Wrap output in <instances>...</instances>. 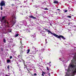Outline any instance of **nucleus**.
I'll return each mask as SVG.
<instances>
[{
  "label": "nucleus",
  "instance_id": "obj_1",
  "mask_svg": "<svg viewBox=\"0 0 76 76\" xmlns=\"http://www.w3.org/2000/svg\"><path fill=\"white\" fill-rule=\"evenodd\" d=\"M10 26H9V25H4V28L2 29V31H3L4 29L5 30V31L3 33L2 32V33L3 34H7L8 32H12V31L10 30Z\"/></svg>",
  "mask_w": 76,
  "mask_h": 76
},
{
  "label": "nucleus",
  "instance_id": "obj_2",
  "mask_svg": "<svg viewBox=\"0 0 76 76\" xmlns=\"http://www.w3.org/2000/svg\"><path fill=\"white\" fill-rule=\"evenodd\" d=\"M46 31L48 32H50V33L52 35H53V36H54L55 37H56V38H59V36H58L57 35L55 34V33H52V32L50 31L48 29H46Z\"/></svg>",
  "mask_w": 76,
  "mask_h": 76
},
{
  "label": "nucleus",
  "instance_id": "obj_3",
  "mask_svg": "<svg viewBox=\"0 0 76 76\" xmlns=\"http://www.w3.org/2000/svg\"><path fill=\"white\" fill-rule=\"evenodd\" d=\"M20 48V54L22 55L23 54V53L25 51V49L24 48V47H21Z\"/></svg>",
  "mask_w": 76,
  "mask_h": 76
},
{
  "label": "nucleus",
  "instance_id": "obj_4",
  "mask_svg": "<svg viewBox=\"0 0 76 76\" xmlns=\"http://www.w3.org/2000/svg\"><path fill=\"white\" fill-rule=\"evenodd\" d=\"M21 25H25L26 26L27 25V22L26 21V20H24L22 21V22H20Z\"/></svg>",
  "mask_w": 76,
  "mask_h": 76
},
{
  "label": "nucleus",
  "instance_id": "obj_5",
  "mask_svg": "<svg viewBox=\"0 0 76 76\" xmlns=\"http://www.w3.org/2000/svg\"><path fill=\"white\" fill-rule=\"evenodd\" d=\"M58 37H59V38H58V37H57V38H59V39H60L61 40V38H62V39H66V38H65L64 37H63V36L60 35H59V36L58 35Z\"/></svg>",
  "mask_w": 76,
  "mask_h": 76
},
{
  "label": "nucleus",
  "instance_id": "obj_6",
  "mask_svg": "<svg viewBox=\"0 0 76 76\" xmlns=\"http://www.w3.org/2000/svg\"><path fill=\"white\" fill-rule=\"evenodd\" d=\"M5 6V2L4 1H1L0 3V6Z\"/></svg>",
  "mask_w": 76,
  "mask_h": 76
},
{
  "label": "nucleus",
  "instance_id": "obj_7",
  "mask_svg": "<svg viewBox=\"0 0 76 76\" xmlns=\"http://www.w3.org/2000/svg\"><path fill=\"white\" fill-rule=\"evenodd\" d=\"M24 31H26L27 32H30V29L29 28H27L26 29L23 30Z\"/></svg>",
  "mask_w": 76,
  "mask_h": 76
},
{
  "label": "nucleus",
  "instance_id": "obj_8",
  "mask_svg": "<svg viewBox=\"0 0 76 76\" xmlns=\"http://www.w3.org/2000/svg\"><path fill=\"white\" fill-rule=\"evenodd\" d=\"M31 37H33V40H36V38L35 37H36V35L35 34H34L31 35Z\"/></svg>",
  "mask_w": 76,
  "mask_h": 76
},
{
  "label": "nucleus",
  "instance_id": "obj_9",
  "mask_svg": "<svg viewBox=\"0 0 76 76\" xmlns=\"http://www.w3.org/2000/svg\"><path fill=\"white\" fill-rule=\"evenodd\" d=\"M29 17L30 18H32V19H36V17H35L32 15H29Z\"/></svg>",
  "mask_w": 76,
  "mask_h": 76
},
{
  "label": "nucleus",
  "instance_id": "obj_10",
  "mask_svg": "<svg viewBox=\"0 0 76 76\" xmlns=\"http://www.w3.org/2000/svg\"><path fill=\"white\" fill-rule=\"evenodd\" d=\"M32 53L33 54H36V53H37V51L36 50V49H35L34 50V51Z\"/></svg>",
  "mask_w": 76,
  "mask_h": 76
},
{
  "label": "nucleus",
  "instance_id": "obj_11",
  "mask_svg": "<svg viewBox=\"0 0 76 76\" xmlns=\"http://www.w3.org/2000/svg\"><path fill=\"white\" fill-rule=\"evenodd\" d=\"M53 3L54 4H58V1H55L53 2Z\"/></svg>",
  "mask_w": 76,
  "mask_h": 76
},
{
  "label": "nucleus",
  "instance_id": "obj_12",
  "mask_svg": "<svg viewBox=\"0 0 76 76\" xmlns=\"http://www.w3.org/2000/svg\"><path fill=\"white\" fill-rule=\"evenodd\" d=\"M59 60H61V61H64V58H60Z\"/></svg>",
  "mask_w": 76,
  "mask_h": 76
},
{
  "label": "nucleus",
  "instance_id": "obj_13",
  "mask_svg": "<svg viewBox=\"0 0 76 76\" xmlns=\"http://www.w3.org/2000/svg\"><path fill=\"white\" fill-rule=\"evenodd\" d=\"M26 19H28V20L29 21H31V19H28V18H26Z\"/></svg>",
  "mask_w": 76,
  "mask_h": 76
},
{
  "label": "nucleus",
  "instance_id": "obj_14",
  "mask_svg": "<svg viewBox=\"0 0 76 76\" xmlns=\"http://www.w3.org/2000/svg\"><path fill=\"white\" fill-rule=\"evenodd\" d=\"M3 42L4 43H6V40L5 39H3Z\"/></svg>",
  "mask_w": 76,
  "mask_h": 76
},
{
  "label": "nucleus",
  "instance_id": "obj_15",
  "mask_svg": "<svg viewBox=\"0 0 76 76\" xmlns=\"http://www.w3.org/2000/svg\"><path fill=\"white\" fill-rule=\"evenodd\" d=\"M29 51H30V49H28L27 50V54H28L29 53Z\"/></svg>",
  "mask_w": 76,
  "mask_h": 76
},
{
  "label": "nucleus",
  "instance_id": "obj_16",
  "mask_svg": "<svg viewBox=\"0 0 76 76\" xmlns=\"http://www.w3.org/2000/svg\"><path fill=\"white\" fill-rule=\"evenodd\" d=\"M18 58H22L21 56H20V55H19L18 56Z\"/></svg>",
  "mask_w": 76,
  "mask_h": 76
},
{
  "label": "nucleus",
  "instance_id": "obj_17",
  "mask_svg": "<svg viewBox=\"0 0 76 76\" xmlns=\"http://www.w3.org/2000/svg\"><path fill=\"white\" fill-rule=\"evenodd\" d=\"M18 36H19V34H16L15 36V38H16V37H18Z\"/></svg>",
  "mask_w": 76,
  "mask_h": 76
},
{
  "label": "nucleus",
  "instance_id": "obj_18",
  "mask_svg": "<svg viewBox=\"0 0 76 76\" xmlns=\"http://www.w3.org/2000/svg\"><path fill=\"white\" fill-rule=\"evenodd\" d=\"M67 18H72V16L69 15V16H67Z\"/></svg>",
  "mask_w": 76,
  "mask_h": 76
},
{
  "label": "nucleus",
  "instance_id": "obj_19",
  "mask_svg": "<svg viewBox=\"0 0 76 76\" xmlns=\"http://www.w3.org/2000/svg\"><path fill=\"white\" fill-rule=\"evenodd\" d=\"M44 74H45V73L44 72H42V75L43 76H44Z\"/></svg>",
  "mask_w": 76,
  "mask_h": 76
},
{
  "label": "nucleus",
  "instance_id": "obj_20",
  "mask_svg": "<svg viewBox=\"0 0 76 76\" xmlns=\"http://www.w3.org/2000/svg\"><path fill=\"white\" fill-rule=\"evenodd\" d=\"M10 61L9 60H7V63H10Z\"/></svg>",
  "mask_w": 76,
  "mask_h": 76
},
{
  "label": "nucleus",
  "instance_id": "obj_21",
  "mask_svg": "<svg viewBox=\"0 0 76 76\" xmlns=\"http://www.w3.org/2000/svg\"><path fill=\"white\" fill-rule=\"evenodd\" d=\"M43 9L44 10H48V9L46 8H45Z\"/></svg>",
  "mask_w": 76,
  "mask_h": 76
},
{
  "label": "nucleus",
  "instance_id": "obj_22",
  "mask_svg": "<svg viewBox=\"0 0 76 76\" xmlns=\"http://www.w3.org/2000/svg\"><path fill=\"white\" fill-rule=\"evenodd\" d=\"M39 31L40 32V33H41V31H42V30H41V29L39 28Z\"/></svg>",
  "mask_w": 76,
  "mask_h": 76
},
{
  "label": "nucleus",
  "instance_id": "obj_23",
  "mask_svg": "<svg viewBox=\"0 0 76 76\" xmlns=\"http://www.w3.org/2000/svg\"><path fill=\"white\" fill-rule=\"evenodd\" d=\"M4 18H5V17H3L2 18V20H3L4 19Z\"/></svg>",
  "mask_w": 76,
  "mask_h": 76
},
{
  "label": "nucleus",
  "instance_id": "obj_24",
  "mask_svg": "<svg viewBox=\"0 0 76 76\" xmlns=\"http://www.w3.org/2000/svg\"><path fill=\"white\" fill-rule=\"evenodd\" d=\"M42 36H44V37H46V36H45V34H42Z\"/></svg>",
  "mask_w": 76,
  "mask_h": 76
},
{
  "label": "nucleus",
  "instance_id": "obj_25",
  "mask_svg": "<svg viewBox=\"0 0 76 76\" xmlns=\"http://www.w3.org/2000/svg\"><path fill=\"white\" fill-rule=\"evenodd\" d=\"M44 48H43L42 49V52H43L44 51Z\"/></svg>",
  "mask_w": 76,
  "mask_h": 76
},
{
  "label": "nucleus",
  "instance_id": "obj_26",
  "mask_svg": "<svg viewBox=\"0 0 76 76\" xmlns=\"http://www.w3.org/2000/svg\"><path fill=\"white\" fill-rule=\"evenodd\" d=\"M47 74L48 75H49V76H50V73L48 72V73H47Z\"/></svg>",
  "mask_w": 76,
  "mask_h": 76
},
{
  "label": "nucleus",
  "instance_id": "obj_27",
  "mask_svg": "<svg viewBox=\"0 0 76 76\" xmlns=\"http://www.w3.org/2000/svg\"><path fill=\"white\" fill-rule=\"evenodd\" d=\"M1 10H3V7L2 6H1Z\"/></svg>",
  "mask_w": 76,
  "mask_h": 76
},
{
  "label": "nucleus",
  "instance_id": "obj_28",
  "mask_svg": "<svg viewBox=\"0 0 76 76\" xmlns=\"http://www.w3.org/2000/svg\"><path fill=\"white\" fill-rule=\"evenodd\" d=\"M34 7V6H35V7H36V8H37V7H38V6H37V5H35V6H33Z\"/></svg>",
  "mask_w": 76,
  "mask_h": 76
},
{
  "label": "nucleus",
  "instance_id": "obj_29",
  "mask_svg": "<svg viewBox=\"0 0 76 76\" xmlns=\"http://www.w3.org/2000/svg\"><path fill=\"white\" fill-rule=\"evenodd\" d=\"M1 17H0V21L1 22H2V20H1Z\"/></svg>",
  "mask_w": 76,
  "mask_h": 76
},
{
  "label": "nucleus",
  "instance_id": "obj_30",
  "mask_svg": "<svg viewBox=\"0 0 76 76\" xmlns=\"http://www.w3.org/2000/svg\"><path fill=\"white\" fill-rule=\"evenodd\" d=\"M47 70H49V68H48V67H47Z\"/></svg>",
  "mask_w": 76,
  "mask_h": 76
},
{
  "label": "nucleus",
  "instance_id": "obj_31",
  "mask_svg": "<svg viewBox=\"0 0 76 76\" xmlns=\"http://www.w3.org/2000/svg\"><path fill=\"white\" fill-rule=\"evenodd\" d=\"M10 59H12V56H10Z\"/></svg>",
  "mask_w": 76,
  "mask_h": 76
},
{
  "label": "nucleus",
  "instance_id": "obj_32",
  "mask_svg": "<svg viewBox=\"0 0 76 76\" xmlns=\"http://www.w3.org/2000/svg\"><path fill=\"white\" fill-rule=\"evenodd\" d=\"M34 76H37V74L36 73H34Z\"/></svg>",
  "mask_w": 76,
  "mask_h": 76
},
{
  "label": "nucleus",
  "instance_id": "obj_33",
  "mask_svg": "<svg viewBox=\"0 0 76 76\" xmlns=\"http://www.w3.org/2000/svg\"><path fill=\"white\" fill-rule=\"evenodd\" d=\"M19 3H18V4H20V2L18 1Z\"/></svg>",
  "mask_w": 76,
  "mask_h": 76
},
{
  "label": "nucleus",
  "instance_id": "obj_34",
  "mask_svg": "<svg viewBox=\"0 0 76 76\" xmlns=\"http://www.w3.org/2000/svg\"><path fill=\"white\" fill-rule=\"evenodd\" d=\"M7 68L8 69H10V68H9V66L8 65V66L7 67Z\"/></svg>",
  "mask_w": 76,
  "mask_h": 76
},
{
  "label": "nucleus",
  "instance_id": "obj_35",
  "mask_svg": "<svg viewBox=\"0 0 76 76\" xmlns=\"http://www.w3.org/2000/svg\"><path fill=\"white\" fill-rule=\"evenodd\" d=\"M64 12H67V10H65Z\"/></svg>",
  "mask_w": 76,
  "mask_h": 76
},
{
  "label": "nucleus",
  "instance_id": "obj_36",
  "mask_svg": "<svg viewBox=\"0 0 76 76\" xmlns=\"http://www.w3.org/2000/svg\"><path fill=\"white\" fill-rule=\"evenodd\" d=\"M19 61H22V60H20V59H19Z\"/></svg>",
  "mask_w": 76,
  "mask_h": 76
},
{
  "label": "nucleus",
  "instance_id": "obj_37",
  "mask_svg": "<svg viewBox=\"0 0 76 76\" xmlns=\"http://www.w3.org/2000/svg\"><path fill=\"white\" fill-rule=\"evenodd\" d=\"M15 44H13V45H12V46L13 47V46H15Z\"/></svg>",
  "mask_w": 76,
  "mask_h": 76
},
{
  "label": "nucleus",
  "instance_id": "obj_38",
  "mask_svg": "<svg viewBox=\"0 0 76 76\" xmlns=\"http://www.w3.org/2000/svg\"><path fill=\"white\" fill-rule=\"evenodd\" d=\"M7 25H9V23L8 22H7Z\"/></svg>",
  "mask_w": 76,
  "mask_h": 76
},
{
  "label": "nucleus",
  "instance_id": "obj_39",
  "mask_svg": "<svg viewBox=\"0 0 76 76\" xmlns=\"http://www.w3.org/2000/svg\"><path fill=\"white\" fill-rule=\"evenodd\" d=\"M24 3H26V1H24Z\"/></svg>",
  "mask_w": 76,
  "mask_h": 76
},
{
  "label": "nucleus",
  "instance_id": "obj_40",
  "mask_svg": "<svg viewBox=\"0 0 76 76\" xmlns=\"http://www.w3.org/2000/svg\"><path fill=\"white\" fill-rule=\"evenodd\" d=\"M29 67H31V65H29Z\"/></svg>",
  "mask_w": 76,
  "mask_h": 76
},
{
  "label": "nucleus",
  "instance_id": "obj_41",
  "mask_svg": "<svg viewBox=\"0 0 76 76\" xmlns=\"http://www.w3.org/2000/svg\"><path fill=\"white\" fill-rule=\"evenodd\" d=\"M1 26H0V28H1H1H2V27H1Z\"/></svg>",
  "mask_w": 76,
  "mask_h": 76
},
{
  "label": "nucleus",
  "instance_id": "obj_42",
  "mask_svg": "<svg viewBox=\"0 0 76 76\" xmlns=\"http://www.w3.org/2000/svg\"><path fill=\"white\" fill-rule=\"evenodd\" d=\"M24 69H25V68H27L26 67H26H24Z\"/></svg>",
  "mask_w": 76,
  "mask_h": 76
},
{
  "label": "nucleus",
  "instance_id": "obj_43",
  "mask_svg": "<svg viewBox=\"0 0 76 76\" xmlns=\"http://www.w3.org/2000/svg\"><path fill=\"white\" fill-rule=\"evenodd\" d=\"M4 22L5 23H6V20H4Z\"/></svg>",
  "mask_w": 76,
  "mask_h": 76
},
{
  "label": "nucleus",
  "instance_id": "obj_44",
  "mask_svg": "<svg viewBox=\"0 0 76 76\" xmlns=\"http://www.w3.org/2000/svg\"><path fill=\"white\" fill-rule=\"evenodd\" d=\"M20 14L21 15H23V13H20Z\"/></svg>",
  "mask_w": 76,
  "mask_h": 76
},
{
  "label": "nucleus",
  "instance_id": "obj_45",
  "mask_svg": "<svg viewBox=\"0 0 76 76\" xmlns=\"http://www.w3.org/2000/svg\"><path fill=\"white\" fill-rule=\"evenodd\" d=\"M14 18H15V19H16V18L15 17V16H14Z\"/></svg>",
  "mask_w": 76,
  "mask_h": 76
},
{
  "label": "nucleus",
  "instance_id": "obj_46",
  "mask_svg": "<svg viewBox=\"0 0 76 76\" xmlns=\"http://www.w3.org/2000/svg\"><path fill=\"white\" fill-rule=\"evenodd\" d=\"M29 63V64H31V63Z\"/></svg>",
  "mask_w": 76,
  "mask_h": 76
},
{
  "label": "nucleus",
  "instance_id": "obj_47",
  "mask_svg": "<svg viewBox=\"0 0 76 76\" xmlns=\"http://www.w3.org/2000/svg\"><path fill=\"white\" fill-rule=\"evenodd\" d=\"M49 65L50 66H51V65H50V64H49Z\"/></svg>",
  "mask_w": 76,
  "mask_h": 76
},
{
  "label": "nucleus",
  "instance_id": "obj_48",
  "mask_svg": "<svg viewBox=\"0 0 76 76\" xmlns=\"http://www.w3.org/2000/svg\"><path fill=\"white\" fill-rule=\"evenodd\" d=\"M50 32H48V34H50Z\"/></svg>",
  "mask_w": 76,
  "mask_h": 76
},
{
  "label": "nucleus",
  "instance_id": "obj_49",
  "mask_svg": "<svg viewBox=\"0 0 76 76\" xmlns=\"http://www.w3.org/2000/svg\"><path fill=\"white\" fill-rule=\"evenodd\" d=\"M57 10H60V9H58Z\"/></svg>",
  "mask_w": 76,
  "mask_h": 76
},
{
  "label": "nucleus",
  "instance_id": "obj_50",
  "mask_svg": "<svg viewBox=\"0 0 76 76\" xmlns=\"http://www.w3.org/2000/svg\"><path fill=\"white\" fill-rule=\"evenodd\" d=\"M70 25V23H69L68 24V25Z\"/></svg>",
  "mask_w": 76,
  "mask_h": 76
},
{
  "label": "nucleus",
  "instance_id": "obj_51",
  "mask_svg": "<svg viewBox=\"0 0 76 76\" xmlns=\"http://www.w3.org/2000/svg\"><path fill=\"white\" fill-rule=\"evenodd\" d=\"M18 66L19 67V65H18Z\"/></svg>",
  "mask_w": 76,
  "mask_h": 76
},
{
  "label": "nucleus",
  "instance_id": "obj_52",
  "mask_svg": "<svg viewBox=\"0 0 76 76\" xmlns=\"http://www.w3.org/2000/svg\"><path fill=\"white\" fill-rule=\"evenodd\" d=\"M32 48H34V47H33Z\"/></svg>",
  "mask_w": 76,
  "mask_h": 76
},
{
  "label": "nucleus",
  "instance_id": "obj_53",
  "mask_svg": "<svg viewBox=\"0 0 76 76\" xmlns=\"http://www.w3.org/2000/svg\"><path fill=\"white\" fill-rule=\"evenodd\" d=\"M41 45H42V44H41Z\"/></svg>",
  "mask_w": 76,
  "mask_h": 76
},
{
  "label": "nucleus",
  "instance_id": "obj_54",
  "mask_svg": "<svg viewBox=\"0 0 76 76\" xmlns=\"http://www.w3.org/2000/svg\"><path fill=\"white\" fill-rule=\"evenodd\" d=\"M72 16H74V15H72Z\"/></svg>",
  "mask_w": 76,
  "mask_h": 76
},
{
  "label": "nucleus",
  "instance_id": "obj_55",
  "mask_svg": "<svg viewBox=\"0 0 76 76\" xmlns=\"http://www.w3.org/2000/svg\"><path fill=\"white\" fill-rule=\"evenodd\" d=\"M6 76H8V75H6Z\"/></svg>",
  "mask_w": 76,
  "mask_h": 76
},
{
  "label": "nucleus",
  "instance_id": "obj_56",
  "mask_svg": "<svg viewBox=\"0 0 76 76\" xmlns=\"http://www.w3.org/2000/svg\"><path fill=\"white\" fill-rule=\"evenodd\" d=\"M20 7H22V6H20Z\"/></svg>",
  "mask_w": 76,
  "mask_h": 76
},
{
  "label": "nucleus",
  "instance_id": "obj_57",
  "mask_svg": "<svg viewBox=\"0 0 76 76\" xmlns=\"http://www.w3.org/2000/svg\"><path fill=\"white\" fill-rule=\"evenodd\" d=\"M50 26H51V24H50Z\"/></svg>",
  "mask_w": 76,
  "mask_h": 76
},
{
  "label": "nucleus",
  "instance_id": "obj_58",
  "mask_svg": "<svg viewBox=\"0 0 76 76\" xmlns=\"http://www.w3.org/2000/svg\"><path fill=\"white\" fill-rule=\"evenodd\" d=\"M49 63H51V62H49Z\"/></svg>",
  "mask_w": 76,
  "mask_h": 76
},
{
  "label": "nucleus",
  "instance_id": "obj_59",
  "mask_svg": "<svg viewBox=\"0 0 76 76\" xmlns=\"http://www.w3.org/2000/svg\"><path fill=\"white\" fill-rule=\"evenodd\" d=\"M33 68H34V67H33Z\"/></svg>",
  "mask_w": 76,
  "mask_h": 76
},
{
  "label": "nucleus",
  "instance_id": "obj_60",
  "mask_svg": "<svg viewBox=\"0 0 76 76\" xmlns=\"http://www.w3.org/2000/svg\"><path fill=\"white\" fill-rule=\"evenodd\" d=\"M13 4H12V6H13Z\"/></svg>",
  "mask_w": 76,
  "mask_h": 76
},
{
  "label": "nucleus",
  "instance_id": "obj_61",
  "mask_svg": "<svg viewBox=\"0 0 76 76\" xmlns=\"http://www.w3.org/2000/svg\"><path fill=\"white\" fill-rule=\"evenodd\" d=\"M45 41H47V39H45Z\"/></svg>",
  "mask_w": 76,
  "mask_h": 76
},
{
  "label": "nucleus",
  "instance_id": "obj_62",
  "mask_svg": "<svg viewBox=\"0 0 76 76\" xmlns=\"http://www.w3.org/2000/svg\"><path fill=\"white\" fill-rule=\"evenodd\" d=\"M17 64H18V63H17Z\"/></svg>",
  "mask_w": 76,
  "mask_h": 76
},
{
  "label": "nucleus",
  "instance_id": "obj_63",
  "mask_svg": "<svg viewBox=\"0 0 76 76\" xmlns=\"http://www.w3.org/2000/svg\"><path fill=\"white\" fill-rule=\"evenodd\" d=\"M24 66H25V65H24Z\"/></svg>",
  "mask_w": 76,
  "mask_h": 76
},
{
  "label": "nucleus",
  "instance_id": "obj_64",
  "mask_svg": "<svg viewBox=\"0 0 76 76\" xmlns=\"http://www.w3.org/2000/svg\"><path fill=\"white\" fill-rule=\"evenodd\" d=\"M26 1H27V0H26Z\"/></svg>",
  "mask_w": 76,
  "mask_h": 76
}]
</instances>
